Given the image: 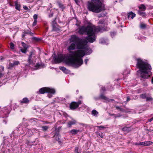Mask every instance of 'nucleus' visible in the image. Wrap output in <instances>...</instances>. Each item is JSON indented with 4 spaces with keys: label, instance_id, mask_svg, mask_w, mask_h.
I'll list each match as a JSON object with an SVG mask.
<instances>
[{
    "label": "nucleus",
    "instance_id": "obj_19",
    "mask_svg": "<svg viewBox=\"0 0 153 153\" xmlns=\"http://www.w3.org/2000/svg\"><path fill=\"white\" fill-rule=\"evenodd\" d=\"M80 131L79 129H72L69 131V132L72 134H77Z\"/></svg>",
    "mask_w": 153,
    "mask_h": 153
},
{
    "label": "nucleus",
    "instance_id": "obj_36",
    "mask_svg": "<svg viewBox=\"0 0 153 153\" xmlns=\"http://www.w3.org/2000/svg\"><path fill=\"white\" fill-rule=\"evenodd\" d=\"M37 22V20H34V22H33V23L32 24V26L33 27L35 26L36 25Z\"/></svg>",
    "mask_w": 153,
    "mask_h": 153
},
{
    "label": "nucleus",
    "instance_id": "obj_24",
    "mask_svg": "<svg viewBox=\"0 0 153 153\" xmlns=\"http://www.w3.org/2000/svg\"><path fill=\"white\" fill-rule=\"evenodd\" d=\"M30 30H25L24 32V33L22 35L23 38L24 37L26 34H29Z\"/></svg>",
    "mask_w": 153,
    "mask_h": 153
},
{
    "label": "nucleus",
    "instance_id": "obj_15",
    "mask_svg": "<svg viewBox=\"0 0 153 153\" xmlns=\"http://www.w3.org/2000/svg\"><path fill=\"white\" fill-rule=\"evenodd\" d=\"M136 14L133 12H131L128 13V18H130L131 19H133L134 18V17L135 16Z\"/></svg>",
    "mask_w": 153,
    "mask_h": 153
},
{
    "label": "nucleus",
    "instance_id": "obj_53",
    "mask_svg": "<svg viewBox=\"0 0 153 153\" xmlns=\"http://www.w3.org/2000/svg\"><path fill=\"white\" fill-rule=\"evenodd\" d=\"M82 96H80L79 97V98L80 99H82Z\"/></svg>",
    "mask_w": 153,
    "mask_h": 153
},
{
    "label": "nucleus",
    "instance_id": "obj_20",
    "mask_svg": "<svg viewBox=\"0 0 153 153\" xmlns=\"http://www.w3.org/2000/svg\"><path fill=\"white\" fill-rule=\"evenodd\" d=\"M147 25L143 22H141L140 25V27L142 29H145L146 28Z\"/></svg>",
    "mask_w": 153,
    "mask_h": 153
},
{
    "label": "nucleus",
    "instance_id": "obj_49",
    "mask_svg": "<svg viewBox=\"0 0 153 153\" xmlns=\"http://www.w3.org/2000/svg\"><path fill=\"white\" fill-rule=\"evenodd\" d=\"M130 100V98L129 97H128L127 99V101H128Z\"/></svg>",
    "mask_w": 153,
    "mask_h": 153
},
{
    "label": "nucleus",
    "instance_id": "obj_52",
    "mask_svg": "<svg viewBox=\"0 0 153 153\" xmlns=\"http://www.w3.org/2000/svg\"><path fill=\"white\" fill-rule=\"evenodd\" d=\"M139 143H135V145H139L138 144Z\"/></svg>",
    "mask_w": 153,
    "mask_h": 153
},
{
    "label": "nucleus",
    "instance_id": "obj_42",
    "mask_svg": "<svg viewBox=\"0 0 153 153\" xmlns=\"http://www.w3.org/2000/svg\"><path fill=\"white\" fill-rule=\"evenodd\" d=\"M23 8L25 10H29L28 8L26 6H23Z\"/></svg>",
    "mask_w": 153,
    "mask_h": 153
},
{
    "label": "nucleus",
    "instance_id": "obj_27",
    "mask_svg": "<svg viewBox=\"0 0 153 153\" xmlns=\"http://www.w3.org/2000/svg\"><path fill=\"white\" fill-rule=\"evenodd\" d=\"M140 97L142 99H144L146 97V94H143L140 95Z\"/></svg>",
    "mask_w": 153,
    "mask_h": 153
},
{
    "label": "nucleus",
    "instance_id": "obj_39",
    "mask_svg": "<svg viewBox=\"0 0 153 153\" xmlns=\"http://www.w3.org/2000/svg\"><path fill=\"white\" fill-rule=\"evenodd\" d=\"M98 135L101 138H102L104 136V134L102 132L99 133Z\"/></svg>",
    "mask_w": 153,
    "mask_h": 153
},
{
    "label": "nucleus",
    "instance_id": "obj_22",
    "mask_svg": "<svg viewBox=\"0 0 153 153\" xmlns=\"http://www.w3.org/2000/svg\"><path fill=\"white\" fill-rule=\"evenodd\" d=\"M92 114L95 116H97L98 112L95 110H93L91 112Z\"/></svg>",
    "mask_w": 153,
    "mask_h": 153
},
{
    "label": "nucleus",
    "instance_id": "obj_12",
    "mask_svg": "<svg viewBox=\"0 0 153 153\" xmlns=\"http://www.w3.org/2000/svg\"><path fill=\"white\" fill-rule=\"evenodd\" d=\"M152 142L150 141L142 142L139 143V145H143L144 146H148L152 144Z\"/></svg>",
    "mask_w": 153,
    "mask_h": 153
},
{
    "label": "nucleus",
    "instance_id": "obj_57",
    "mask_svg": "<svg viewBox=\"0 0 153 153\" xmlns=\"http://www.w3.org/2000/svg\"><path fill=\"white\" fill-rule=\"evenodd\" d=\"M139 73V71H137V73Z\"/></svg>",
    "mask_w": 153,
    "mask_h": 153
},
{
    "label": "nucleus",
    "instance_id": "obj_58",
    "mask_svg": "<svg viewBox=\"0 0 153 153\" xmlns=\"http://www.w3.org/2000/svg\"><path fill=\"white\" fill-rule=\"evenodd\" d=\"M152 119H153V117H152Z\"/></svg>",
    "mask_w": 153,
    "mask_h": 153
},
{
    "label": "nucleus",
    "instance_id": "obj_14",
    "mask_svg": "<svg viewBox=\"0 0 153 153\" xmlns=\"http://www.w3.org/2000/svg\"><path fill=\"white\" fill-rule=\"evenodd\" d=\"M143 11L139 10L137 11L138 14L140 15L141 16L143 17H145L146 16V13L143 12Z\"/></svg>",
    "mask_w": 153,
    "mask_h": 153
},
{
    "label": "nucleus",
    "instance_id": "obj_8",
    "mask_svg": "<svg viewBox=\"0 0 153 153\" xmlns=\"http://www.w3.org/2000/svg\"><path fill=\"white\" fill-rule=\"evenodd\" d=\"M82 100H79L78 102H72L70 104L69 107L71 110H74L77 108L82 103Z\"/></svg>",
    "mask_w": 153,
    "mask_h": 153
},
{
    "label": "nucleus",
    "instance_id": "obj_21",
    "mask_svg": "<svg viewBox=\"0 0 153 153\" xmlns=\"http://www.w3.org/2000/svg\"><path fill=\"white\" fill-rule=\"evenodd\" d=\"M122 130L123 131H127V132H129L131 131V128L129 127H128L126 126H125L122 129Z\"/></svg>",
    "mask_w": 153,
    "mask_h": 153
},
{
    "label": "nucleus",
    "instance_id": "obj_45",
    "mask_svg": "<svg viewBox=\"0 0 153 153\" xmlns=\"http://www.w3.org/2000/svg\"><path fill=\"white\" fill-rule=\"evenodd\" d=\"M88 60L87 59H85V64L87 65V62L88 61Z\"/></svg>",
    "mask_w": 153,
    "mask_h": 153
},
{
    "label": "nucleus",
    "instance_id": "obj_44",
    "mask_svg": "<svg viewBox=\"0 0 153 153\" xmlns=\"http://www.w3.org/2000/svg\"><path fill=\"white\" fill-rule=\"evenodd\" d=\"M53 12L51 11V13L49 15V17H52L53 16Z\"/></svg>",
    "mask_w": 153,
    "mask_h": 153
},
{
    "label": "nucleus",
    "instance_id": "obj_48",
    "mask_svg": "<svg viewBox=\"0 0 153 153\" xmlns=\"http://www.w3.org/2000/svg\"><path fill=\"white\" fill-rule=\"evenodd\" d=\"M29 34H30L31 36H33V33L30 32V31Z\"/></svg>",
    "mask_w": 153,
    "mask_h": 153
},
{
    "label": "nucleus",
    "instance_id": "obj_7",
    "mask_svg": "<svg viewBox=\"0 0 153 153\" xmlns=\"http://www.w3.org/2000/svg\"><path fill=\"white\" fill-rule=\"evenodd\" d=\"M36 58L35 54L34 51H31L30 52V54L27 60L29 65L32 64L33 63V60Z\"/></svg>",
    "mask_w": 153,
    "mask_h": 153
},
{
    "label": "nucleus",
    "instance_id": "obj_30",
    "mask_svg": "<svg viewBox=\"0 0 153 153\" xmlns=\"http://www.w3.org/2000/svg\"><path fill=\"white\" fill-rule=\"evenodd\" d=\"M42 128L43 131H46L48 128V127L46 126H43L42 127Z\"/></svg>",
    "mask_w": 153,
    "mask_h": 153
},
{
    "label": "nucleus",
    "instance_id": "obj_4",
    "mask_svg": "<svg viewBox=\"0 0 153 153\" xmlns=\"http://www.w3.org/2000/svg\"><path fill=\"white\" fill-rule=\"evenodd\" d=\"M70 42L75 43L78 49L84 50L85 51H89L91 53L92 52L87 45L88 41L86 39H81L76 35H73L70 38Z\"/></svg>",
    "mask_w": 153,
    "mask_h": 153
},
{
    "label": "nucleus",
    "instance_id": "obj_41",
    "mask_svg": "<svg viewBox=\"0 0 153 153\" xmlns=\"http://www.w3.org/2000/svg\"><path fill=\"white\" fill-rule=\"evenodd\" d=\"M106 90L105 88V87H102L101 88V91L104 92Z\"/></svg>",
    "mask_w": 153,
    "mask_h": 153
},
{
    "label": "nucleus",
    "instance_id": "obj_43",
    "mask_svg": "<svg viewBox=\"0 0 153 153\" xmlns=\"http://www.w3.org/2000/svg\"><path fill=\"white\" fill-rule=\"evenodd\" d=\"M79 148L78 147H76L75 149V152L77 153H79L78 152Z\"/></svg>",
    "mask_w": 153,
    "mask_h": 153
},
{
    "label": "nucleus",
    "instance_id": "obj_3",
    "mask_svg": "<svg viewBox=\"0 0 153 153\" xmlns=\"http://www.w3.org/2000/svg\"><path fill=\"white\" fill-rule=\"evenodd\" d=\"M137 61L136 67L140 72V77L143 79H147L149 77L148 72L152 70L151 66L147 62L140 59H137Z\"/></svg>",
    "mask_w": 153,
    "mask_h": 153
},
{
    "label": "nucleus",
    "instance_id": "obj_54",
    "mask_svg": "<svg viewBox=\"0 0 153 153\" xmlns=\"http://www.w3.org/2000/svg\"><path fill=\"white\" fill-rule=\"evenodd\" d=\"M33 39H37V38L36 37H33Z\"/></svg>",
    "mask_w": 153,
    "mask_h": 153
},
{
    "label": "nucleus",
    "instance_id": "obj_51",
    "mask_svg": "<svg viewBox=\"0 0 153 153\" xmlns=\"http://www.w3.org/2000/svg\"><path fill=\"white\" fill-rule=\"evenodd\" d=\"M152 83L153 84V76L152 77Z\"/></svg>",
    "mask_w": 153,
    "mask_h": 153
},
{
    "label": "nucleus",
    "instance_id": "obj_5",
    "mask_svg": "<svg viewBox=\"0 0 153 153\" xmlns=\"http://www.w3.org/2000/svg\"><path fill=\"white\" fill-rule=\"evenodd\" d=\"M87 8L90 11L98 13L105 10V8L102 2L100 0H92L89 2Z\"/></svg>",
    "mask_w": 153,
    "mask_h": 153
},
{
    "label": "nucleus",
    "instance_id": "obj_47",
    "mask_svg": "<svg viewBox=\"0 0 153 153\" xmlns=\"http://www.w3.org/2000/svg\"><path fill=\"white\" fill-rule=\"evenodd\" d=\"M44 124H49L50 123H51L48 122V121H43Z\"/></svg>",
    "mask_w": 153,
    "mask_h": 153
},
{
    "label": "nucleus",
    "instance_id": "obj_34",
    "mask_svg": "<svg viewBox=\"0 0 153 153\" xmlns=\"http://www.w3.org/2000/svg\"><path fill=\"white\" fill-rule=\"evenodd\" d=\"M96 127L99 128L100 129H104L105 128V127L102 126H97Z\"/></svg>",
    "mask_w": 153,
    "mask_h": 153
},
{
    "label": "nucleus",
    "instance_id": "obj_6",
    "mask_svg": "<svg viewBox=\"0 0 153 153\" xmlns=\"http://www.w3.org/2000/svg\"><path fill=\"white\" fill-rule=\"evenodd\" d=\"M38 94H44L45 93H50L54 94L55 91L53 88H51L48 87H43L41 88L39 90Z\"/></svg>",
    "mask_w": 153,
    "mask_h": 153
},
{
    "label": "nucleus",
    "instance_id": "obj_16",
    "mask_svg": "<svg viewBox=\"0 0 153 153\" xmlns=\"http://www.w3.org/2000/svg\"><path fill=\"white\" fill-rule=\"evenodd\" d=\"M59 69L62 70L64 73L66 74H68L69 73V71L64 67H60Z\"/></svg>",
    "mask_w": 153,
    "mask_h": 153
},
{
    "label": "nucleus",
    "instance_id": "obj_56",
    "mask_svg": "<svg viewBox=\"0 0 153 153\" xmlns=\"http://www.w3.org/2000/svg\"><path fill=\"white\" fill-rule=\"evenodd\" d=\"M78 92H79V91H78V90H77V91H76V92H77V93H78Z\"/></svg>",
    "mask_w": 153,
    "mask_h": 153
},
{
    "label": "nucleus",
    "instance_id": "obj_37",
    "mask_svg": "<svg viewBox=\"0 0 153 153\" xmlns=\"http://www.w3.org/2000/svg\"><path fill=\"white\" fill-rule=\"evenodd\" d=\"M33 18L34 20H37L38 18V15L36 14H34L33 16Z\"/></svg>",
    "mask_w": 153,
    "mask_h": 153
},
{
    "label": "nucleus",
    "instance_id": "obj_32",
    "mask_svg": "<svg viewBox=\"0 0 153 153\" xmlns=\"http://www.w3.org/2000/svg\"><path fill=\"white\" fill-rule=\"evenodd\" d=\"M146 101H152L153 100L152 98L151 97H147L146 98Z\"/></svg>",
    "mask_w": 153,
    "mask_h": 153
},
{
    "label": "nucleus",
    "instance_id": "obj_55",
    "mask_svg": "<svg viewBox=\"0 0 153 153\" xmlns=\"http://www.w3.org/2000/svg\"><path fill=\"white\" fill-rule=\"evenodd\" d=\"M2 75V74L1 73H0V77H1V76Z\"/></svg>",
    "mask_w": 153,
    "mask_h": 153
},
{
    "label": "nucleus",
    "instance_id": "obj_29",
    "mask_svg": "<svg viewBox=\"0 0 153 153\" xmlns=\"http://www.w3.org/2000/svg\"><path fill=\"white\" fill-rule=\"evenodd\" d=\"M10 48L11 49H13L15 48L14 45L12 42H11L9 44Z\"/></svg>",
    "mask_w": 153,
    "mask_h": 153
},
{
    "label": "nucleus",
    "instance_id": "obj_10",
    "mask_svg": "<svg viewBox=\"0 0 153 153\" xmlns=\"http://www.w3.org/2000/svg\"><path fill=\"white\" fill-rule=\"evenodd\" d=\"M56 19L53 21L52 22V25L53 27V30L55 31H58L59 30V29L58 28V25L55 21Z\"/></svg>",
    "mask_w": 153,
    "mask_h": 153
},
{
    "label": "nucleus",
    "instance_id": "obj_50",
    "mask_svg": "<svg viewBox=\"0 0 153 153\" xmlns=\"http://www.w3.org/2000/svg\"><path fill=\"white\" fill-rule=\"evenodd\" d=\"M153 120V119H152V118H151V119H149V122H151V121H152Z\"/></svg>",
    "mask_w": 153,
    "mask_h": 153
},
{
    "label": "nucleus",
    "instance_id": "obj_11",
    "mask_svg": "<svg viewBox=\"0 0 153 153\" xmlns=\"http://www.w3.org/2000/svg\"><path fill=\"white\" fill-rule=\"evenodd\" d=\"M100 98L101 99L110 102V101H114V99H109V98L105 96L103 94H101L100 96Z\"/></svg>",
    "mask_w": 153,
    "mask_h": 153
},
{
    "label": "nucleus",
    "instance_id": "obj_26",
    "mask_svg": "<svg viewBox=\"0 0 153 153\" xmlns=\"http://www.w3.org/2000/svg\"><path fill=\"white\" fill-rule=\"evenodd\" d=\"M60 136V135L59 133L54 135L56 140L58 141H59L60 140V138H59V137Z\"/></svg>",
    "mask_w": 153,
    "mask_h": 153
},
{
    "label": "nucleus",
    "instance_id": "obj_23",
    "mask_svg": "<svg viewBox=\"0 0 153 153\" xmlns=\"http://www.w3.org/2000/svg\"><path fill=\"white\" fill-rule=\"evenodd\" d=\"M15 8L18 10H19L20 9V5L18 4L16 1L15 3Z\"/></svg>",
    "mask_w": 153,
    "mask_h": 153
},
{
    "label": "nucleus",
    "instance_id": "obj_28",
    "mask_svg": "<svg viewBox=\"0 0 153 153\" xmlns=\"http://www.w3.org/2000/svg\"><path fill=\"white\" fill-rule=\"evenodd\" d=\"M22 44L24 48L27 49L28 48V46L23 42H22Z\"/></svg>",
    "mask_w": 153,
    "mask_h": 153
},
{
    "label": "nucleus",
    "instance_id": "obj_35",
    "mask_svg": "<svg viewBox=\"0 0 153 153\" xmlns=\"http://www.w3.org/2000/svg\"><path fill=\"white\" fill-rule=\"evenodd\" d=\"M115 107L116 109L119 110L120 111H123V109L120 108V107L118 106H115Z\"/></svg>",
    "mask_w": 153,
    "mask_h": 153
},
{
    "label": "nucleus",
    "instance_id": "obj_9",
    "mask_svg": "<svg viewBox=\"0 0 153 153\" xmlns=\"http://www.w3.org/2000/svg\"><path fill=\"white\" fill-rule=\"evenodd\" d=\"M64 59L63 56L62 55H59L55 58L54 60L56 63H59L62 62Z\"/></svg>",
    "mask_w": 153,
    "mask_h": 153
},
{
    "label": "nucleus",
    "instance_id": "obj_25",
    "mask_svg": "<svg viewBox=\"0 0 153 153\" xmlns=\"http://www.w3.org/2000/svg\"><path fill=\"white\" fill-rule=\"evenodd\" d=\"M58 4L59 7L62 9V10L65 8V7L62 4L59 2H58Z\"/></svg>",
    "mask_w": 153,
    "mask_h": 153
},
{
    "label": "nucleus",
    "instance_id": "obj_18",
    "mask_svg": "<svg viewBox=\"0 0 153 153\" xmlns=\"http://www.w3.org/2000/svg\"><path fill=\"white\" fill-rule=\"evenodd\" d=\"M138 8L140 10L143 11H145L146 9V7L143 4H142L140 6H138Z\"/></svg>",
    "mask_w": 153,
    "mask_h": 153
},
{
    "label": "nucleus",
    "instance_id": "obj_17",
    "mask_svg": "<svg viewBox=\"0 0 153 153\" xmlns=\"http://www.w3.org/2000/svg\"><path fill=\"white\" fill-rule=\"evenodd\" d=\"M30 102V100L28 99L27 98L25 97L20 102L21 103H28Z\"/></svg>",
    "mask_w": 153,
    "mask_h": 153
},
{
    "label": "nucleus",
    "instance_id": "obj_46",
    "mask_svg": "<svg viewBox=\"0 0 153 153\" xmlns=\"http://www.w3.org/2000/svg\"><path fill=\"white\" fill-rule=\"evenodd\" d=\"M9 66L10 67H13L14 66V65H13V63H10L9 64Z\"/></svg>",
    "mask_w": 153,
    "mask_h": 153
},
{
    "label": "nucleus",
    "instance_id": "obj_2",
    "mask_svg": "<svg viewBox=\"0 0 153 153\" xmlns=\"http://www.w3.org/2000/svg\"><path fill=\"white\" fill-rule=\"evenodd\" d=\"M103 30V27L100 26L97 27L88 26L86 27L82 26L79 28L78 32L80 35L84 33L88 36L86 38L88 41L90 43H93L96 39V33Z\"/></svg>",
    "mask_w": 153,
    "mask_h": 153
},
{
    "label": "nucleus",
    "instance_id": "obj_33",
    "mask_svg": "<svg viewBox=\"0 0 153 153\" xmlns=\"http://www.w3.org/2000/svg\"><path fill=\"white\" fill-rule=\"evenodd\" d=\"M19 64V62L18 61H16L13 63V65H17Z\"/></svg>",
    "mask_w": 153,
    "mask_h": 153
},
{
    "label": "nucleus",
    "instance_id": "obj_31",
    "mask_svg": "<svg viewBox=\"0 0 153 153\" xmlns=\"http://www.w3.org/2000/svg\"><path fill=\"white\" fill-rule=\"evenodd\" d=\"M27 49L25 48H21L20 49V51L22 53H25L27 52Z\"/></svg>",
    "mask_w": 153,
    "mask_h": 153
},
{
    "label": "nucleus",
    "instance_id": "obj_1",
    "mask_svg": "<svg viewBox=\"0 0 153 153\" xmlns=\"http://www.w3.org/2000/svg\"><path fill=\"white\" fill-rule=\"evenodd\" d=\"M76 45L74 43H71L68 47V50L70 53H72L70 54L65 60V63L75 68H77L81 66L83 63L82 57L85 54L84 50H79L74 51H71L75 49Z\"/></svg>",
    "mask_w": 153,
    "mask_h": 153
},
{
    "label": "nucleus",
    "instance_id": "obj_13",
    "mask_svg": "<svg viewBox=\"0 0 153 153\" xmlns=\"http://www.w3.org/2000/svg\"><path fill=\"white\" fill-rule=\"evenodd\" d=\"M76 123V121L75 120L69 121L68 123V127H70L71 125H74Z\"/></svg>",
    "mask_w": 153,
    "mask_h": 153
},
{
    "label": "nucleus",
    "instance_id": "obj_38",
    "mask_svg": "<svg viewBox=\"0 0 153 153\" xmlns=\"http://www.w3.org/2000/svg\"><path fill=\"white\" fill-rule=\"evenodd\" d=\"M104 21L103 20H100L99 22H98V24H103V26H104V25H105V24L104 23Z\"/></svg>",
    "mask_w": 153,
    "mask_h": 153
},
{
    "label": "nucleus",
    "instance_id": "obj_40",
    "mask_svg": "<svg viewBox=\"0 0 153 153\" xmlns=\"http://www.w3.org/2000/svg\"><path fill=\"white\" fill-rule=\"evenodd\" d=\"M35 66L37 69L40 66V65L38 63H37L36 64Z\"/></svg>",
    "mask_w": 153,
    "mask_h": 153
}]
</instances>
